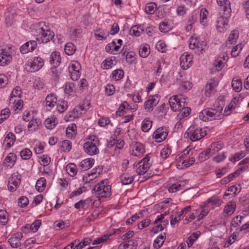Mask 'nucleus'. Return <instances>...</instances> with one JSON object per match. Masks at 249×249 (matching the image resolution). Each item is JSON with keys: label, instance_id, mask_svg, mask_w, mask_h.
<instances>
[{"label": "nucleus", "instance_id": "1", "mask_svg": "<svg viewBox=\"0 0 249 249\" xmlns=\"http://www.w3.org/2000/svg\"><path fill=\"white\" fill-rule=\"evenodd\" d=\"M217 4L223 6V10L225 16L219 18L217 21L216 27L220 32H224L228 25V18L230 17L231 13V2L229 0H216Z\"/></svg>", "mask_w": 249, "mask_h": 249}, {"label": "nucleus", "instance_id": "2", "mask_svg": "<svg viewBox=\"0 0 249 249\" xmlns=\"http://www.w3.org/2000/svg\"><path fill=\"white\" fill-rule=\"evenodd\" d=\"M108 180L106 179L100 181L92 189V193H95L98 197H107L111 195V186L108 185Z\"/></svg>", "mask_w": 249, "mask_h": 249}, {"label": "nucleus", "instance_id": "3", "mask_svg": "<svg viewBox=\"0 0 249 249\" xmlns=\"http://www.w3.org/2000/svg\"><path fill=\"white\" fill-rule=\"evenodd\" d=\"M99 145V140L95 135L90 136L84 143L83 148L85 152L88 155H94L99 153L97 146Z\"/></svg>", "mask_w": 249, "mask_h": 249}, {"label": "nucleus", "instance_id": "4", "mask_svg": "<svg viewBox=\"0 0 249 249\" xmlns=\"http://www.w3.org/2000/svg\"><path fill=\"white\" fill-rule=\"evenodd\" d=\"M222 108L219 109V110L215 108H206L200 113L199 117L205 122L213 120H220L223 116L222 114Z\"/></svg>", "mask_w": 249, "mask_h": 249}, {"label": "nucleus", "instance_id": "5", "mask_svg": "<svg viewBox=\"0 0 249 249\" xmlns=\"http://www.w3.org/2000/svg\"><path fill=\"white\" fill-rule=\"evenodd\" d=\"M186 99L181 94L173 96L169 99V103L171 108L174 111H179L181 107H185L186 104Z\"/></svg>", "mask_w": 249, "mask_h": 249}, {"label": "nucleus", "instance_id": "6", "mask_svg": "<svg viewBox=\"0 0 249 249\" xmlns=\"http://www.w3.org/2000/svg\"><path fill=\"white\" fill-rule=\"evenodd\" d=\"M27 65L30 67L31 72H35L42 67L44 65V61L41 57H36L28 61Z\"/></svg>", "mask_w": 249, "mask_h": 249}, {"label": "nucleus", "instance_id": "7", "mask_svg": "<svg viewBox=\"0 0 249 249\" xmlns=\"http://www.w3.org/2000/svg\"><path fill=\"white\" fill-rule=\"evenodd\" d=\"M192 56L187 53H183L180 57V67L183 70L188 69L192 63Z\"/></svg>", "mask_w": 249, "mask_h": 249}, {"label": "nucleus", "instance_id": "8", "mask_svg": "<svg viewBox=\"0 0 249 249\" xmlns=\"http://www.w3.org/2000/svg\"><path fill=\"white\" fill-rule=\"evenodd\" d=\"M168 135V132L166 128L161 127L158 128L153 133V137L158 142L164 140Z\"/></svg>", "mask_w": 249, "mask_h": 249}, {"label": "nucleus", "instance_id": "9", "mask_svg": "<svg viewBox=\"0 0 249 249\" xmlns=\"http://www.w3.org/2000/svg\"><path fill=\"white\" fill-rule=\"evenodd\" d=\"M159 102V97L158 94L150 96L144 104V108L148 111H151L153 110V107L156 106Z\"/></svg>", "mask_w": 249, "mask_h": 249}, {"label": "nucleus", "instance_id": "10", "mask_svg": "<svg viewBox=\"0 0 249 249\" xmlns=\"http://www.w3.org/2000/svg\"><path fill=\"white\" fill-rule=\"evenodd\" d=\"M37 43L34 40H31L23 44L20 48V52L25 54L33 52L36 48Z\"/></svg>", "mask_w": 249, "mask_h": 249}, {"label": "nucleus", "instance_id": "11", "mask_svg": "<svg viewBox=\"0 0 249 249\" xmlns=\"http://www.w3.org/2000/svg\"><path fill=\"white\" fill-rule=\"evenodd\" d=\"M191 207L188 206L183 209L179 213H178L177 215L174 218V215H172L170 216V224L172 226H174L177 222L180 220V217L182 215L186 214L189 211H190Z\"/></svg>", "mask_w": 249, "mask_h": 249}, {"label": "nucleus", "instance_id": "12", "mask_svg": "<svg viewBox=\"0 0 249 249\" xmlns=\"http://www.w3.org/2000/svg\"><path fill=\"white\" fill-rule=\"evenodd\" d=\"M41 29V36L40 40L42 43H47L51 40L54 36V34L49 29L44 30L42 28Z\"/></svg>", "mask_w": 249, "mask_h": 249}, {"label": "nucleus", "instance_id": "13", "mask_svg": "<svg viewBox=\"0 0 249 249\" xmlns=\"http://www.w3.org/2000/svg\"><path fill=\"white\" fill-rule=\"evenodd\" d=\"M87 108H85L83 105H79L75 107L69 115L70 118H76L80 115L85 113Z\"/></svg>", "mask_w": 249, "mask_h": 249}, {"label": "nucleus", "instance_id": "14", "mask_svg": "<svg viewBox=\"0 0 249 249\" xmlns=\"http://www.w3.org/2000/svg\"><path fill=\"white\" fill-rule=\"evenodd\" d=\"M94 159H87L83 160L79 164V168L82 171H86L91 168L94 164Z\"/></svg>", "mask_w": 249, "mask_h": 249}, {"label": "nucleus", "instance_id": "15", "mask_svg": "<svg viewBox=\"0 0 249 249\" xmlns=\"http://www.w3.org/2000/svg\"><path fill=\"white\" fill-rule=\"evenodd\" d=\"M145 151L143 145L139 142H136L133 145L131 154L135 156H139L141 154L143 153Z\"/></svg>", "mask_w": 249, "mask_h": 249}, {"label": "nucleus", "instance_id": "16", "mask_svg": "<svg viewBox=\"0 0 249 249\" xmlns=\"http://www.w3.org/2000/svg\"><path fill=\"white\" fill-rule=\"evenodd\" d=\"M235 208L236 204L234 202H229L224 208V213H225L227 215H231L234 213Z\"/></svg>", "mask_w": 249, "mask_h": 249}, {"label": "nucleus", "instance_id": "17", "mask_svg": "<svg viewBox=\"0 0 249 249\" xmlns=\"http://www.w3.org/2000/svg\"><path fill=\"white\" fill-rule=\"evenodd\" d=\"M45 101L47 106L53 107L56 104L57 99L54 94L51 93L46 97Z\"/></svg>", "mask_w": 249, "mask_h": 249}, {"label": "nucleus", "instance_id": "18", "mask_svg": "<svg viewBox=\"0 0 249 249\" xmlns=\"http://www.w3.org/2000/svg\"><path fill=\"white\" fill-rule=\"evenodd\" d=\"M61 62V58L59 52H53L50 56V62L54 66L58 65Z\"/></svg>", "mask_w": 249, "mask_h": 249}, {"label": "nucleus", "instance_id": "19", "mask_svg": "<svg viewBox=\"0 0 249 249\" xmlns=\"http://www.w3.org/2000/svg\"><path fill=\"white\" fill-rule=\"evenodd\" d=\"M222 148V142L220 141L216 142L211 144L210 147L207 149L210 150V153L214 154L215 152L219 151Z\"/></svg>", "mask_w": 249, "mask_h": 249}, {"label": "nucleus", "instance_id": "20", "mask_svg": "<svg viewBox=\"0 0 249 249\" xmlns=\"http://www.w3.org/2000/svg\"><path fill=\"white\" fill-rule=\"evenodd\" d=\"M17 160V156L14 153H10L5 159V163H9L7 167L11 168L15 163Z\"/></svg>", "mask_w": 249, "mask_h": 249}, {"label": "nucleus", "instance_id": "21", "mask_svg": "<svg viewBox=\"0 0 249 249\" xmlns=\"http://www.w3.org/2000/svg\"><path fill=\"white\" fill-rule=\"evenodd\" d=\"M66 170L70 176L74 177L77 172V166L74 163H70L66 166Z\"/></svg>", "mask_w": 249, "mask_h": 249}, {"label": "nucleus", "instance_id": "22", "mask_svg": "<svg viewBox=\"0 0 249 249\" xmlns=\"http://www.w3.org/2000/svg\"><path fill=\"white\" fill-rule=\"evenodd\" d=\"M216 81L214 80H211L207 84L205 89V94L207 96H210L211 91L216 86Z\"/></svg>", "mask_w": 249, "mask_h": 249}, {"label": "nucleus", "instance_id": "23", "mask_svg": "<svg viewBox=\"0 0 249 249\" xmlns=\"http://www.w3.org/2000/svg\"><path fill=\"white\" fill-rule=\"evenodd\" d=\"M202 137V129L201 128H197L192 133L190 136V140L192 141L195 142L200 140Z\"/></svg>", "mask_w": 249, "mask_h": 249}, {"label": "nucleus", "instance_id": "24", "mask_svg": "<svg viewBox=\"0 0 249 249\" xmlns=\"http://www.w3.org/2000/svg\"><path fill=\"white\" fill-rule=\"evenodd\" d=\"M152 122L148 118H145L142 123V130L144 132H148L151 128Z\"/></svg>", "mask_w": 249, "mask_h": 249}, {"label": "nucleus", "instance_id": "25", "mask_svg": "<svg viewBox=\"0 0 249 249\" xmlns=\"http://www.w3.org/2000/svg\"><path fill=\"white\" fill-rule=\"evenodd\" d=\"M28 125L29 130L35 131L37 127L39 125L40 121L37 118H32L30 121Z\"/></svg>", "mask_w": 249, "mask_h": 249}, {"label": "nucleus", "instance_id": "26", "mask_svg": "<svg viewBox=\"0 0 249 249\" xmlns=\"http://www.w3.org/2000/svg\"><path fill=\"white\" fill-rule=\"evenodd\" d=\"M16 140L15 135L12 132H9L7 134L4 139V141L7 142V147H10L13 145Z\"/></svg>", "mask_w": 249, "mask_h": 249}, {"label": "nucleus", "instance_id": "27", "mask_svg": "<svg viewBox=\"0 0 249 249\" xmlns=\"http://www.w3.org/2000/svg\"><path fill=\"white\" fill-rule=\"evenodd\" d=\"M76 50V47L71 42L67 43L65 46L64 48V51L68 55H71L73 54Z\"/></svg>", "mask_w": 249, "mask_h": 249}, {"label": "nucleus", "instance_id": "28", "mask_svg": "<svg viewBox=\"0 0 249 249\" xmlns=\"http://www.w3.org/2000/svg\"><path fill=\"white\" fill-rule=\"evenodd\" d=\"M157 9V5L155 2L148 3L145 7V11L149 14H153Z\"/></svg>", "mask_w": 249, "mask_h": 249}, {"label": "nucleus", "instance_id": "29", "mask_svg": "<svg viewBox=\"0 0 249 249\" xmlns=\"http://www.w3.org/2000/svg\"><path fill=\"white\" fill-rule=\"evenodd\" d=\"M46 179L44 178H40L36 181V190L39 192H42L45 187Z\"/></svg>", "mask_w": 249, "mask_h": 249}, {"label": "nucleus", "instance_id": "30", "mask_svg": "<svg viewBox=\"0 0 249 249\" xmlns=\"http://www.w3.org/2000/svg\"><path fill=\"white\" fill-rule=\"evenodd\" d=\"M150 53L149 47L146 44L141 46L139 50L140 56L142 58L146 57Z\"/></svg>", "mask_w": 249, "mask_h": 249}, {"label": "nucleus", "instance_id": "31", "mask_svg": "<svg viewBox=\"0 0 249 249\" xmlns=\"http://www.w3.org/2000/svg\"><path fill=\"white\" fill-rule=\"evenodd\" d=\"M178 111H179V113L178 115V118L181 119L187 117L190 114L191 109L190 107H185V106L184 107H180Z\"/></svg>", "mask_w": 249, "mask_h": 249}, {"label": "nucleus", "instance_id": "32", "mask_svg": "<svg viewBox=\"0 0 249 249\" xmlns=\"http://www.w3.org/2000/svg\"><path fill=\"white\" fill-rule=\"evenodd\" d=\"M120 178L121 182L124 185L131 184L134 180L133 177L128 174H123Z\"/></svg>", "mask_w": 249, "mask_h": 249}, {"label": "nucleus", "instance_id": "33", "mask_svg": "<svg viewBox=\"0 0 249 249\" xmlns=\"http://www.w3.org/2000/svg\"><path fill=\"white\" fill-rule=\"evenodd\" d=\"M91 241V239L90 238H85L81 242H80L79 241L78 242H77V244L75 245V248L76 249H81L84 247L90 244Z\"/></svg>", "mask_w": 249, "mask_h": 249}, {"label": "nucleus", "instance_id": "34", "mask_svg": "<svg viewBox=\"0 0 249 249\" xmlns=\"http://www.w3.org/2000/svg\"><path fill=\"white\" fill-rule=\"evenodd\" d=\"M238 36L237 31H233L231 34H230L228 40L226 41L227 44H234L235 43Z\"/></svg>", "mask_w": 249, "mask_h": 249}, {"label": "nucleus", "instance_id": "35", "mask_svg": "<svg viewBox=\"0 0 249 249\" xmlns=\"http://www.w3.org/2000/svg\"><path fill=\"white\" fill-rule=\"evenodd\" d=\"M45 125L47 129H52L56 125L57 122H56L55 118H47L45 121Z\"/></svg>", "mask_w": 249, "mask_h": 249}, {"label": "nucleus", "instance_id": "36", "mask_svg": "<svg viewBox=\"0 0 249 249\" xmlns=\"http://www.w3.org/2000/svg\"><path fill=\"white\" fill-rule=\"evenodd\" d=\"M199 234L200 232H196L193 233L190 236L187 241H186L189 247H191L193 245L195 241L198 238Z\"/></svg>", "mask_w": 249, "mask_h": 249}, {"label": "nucleus", "instance_id": "37", "mask_svg": "<svg viewBox=\"0 0 249 249\" xmlns=\"http://www.w3.org/2000/svg\"><path fill=\"white\" fill-rule=\"evenodd\" d=\"M96 38L99 40L106 39L109 36V33L106 34L105 32L100 29L96 30L94 33Z\"/></svg>", "mask_w": 249, "mask_h": 249}, {"label": "nucleus", "instance_id": "38", "mask_svg": "<svg viewBox=\"0 0 249 249\" xmlns=\"http://www.w3.org/2000/svg\"><path fill=\"white\" fill-rule=\"evenodd\" d=\"M20 155L22 159L29 160L32 155V151L28 148H25L20 152Z\"/></svg>", "mask_w": 249, "mask_h": 249}, {"label": "nucleus", "instance_id": "39", "mask_svg": "<svg viewBox=\"0 0 249 249\" xmlns=\"http://www.w3.org/2000/svg\"><path fill=\"white\" fill-rule=\"evenodd\" d=\"M199 40L196 37L192 36L190 39L189 48L191 49H194L199 47Z\"/></svg>", "mask_w": 249, "mask_h": 249}, {"label": "nucleus", "instance_id": "40", "mask_svg": "<svg viewBox=\"0 0 249 249\" xmlns=\"http://www.w3.org/2000/svg\"><path fill=\"white\" fill-rule=\"evenodd\" d=\"M180 87L179 89L181 90H189L192 87V84L191 82L188 81H181L179 83Z\"/></svg>", "mask_w": 249, "mask_h": 249}, {"label": "nucleus", "instance_id": "41", "mask_svg": "<svg viewBox=\"0 0 249 249\" xmlns=\"http://www.w3.org/2000/svg\"><path fill=\"white\" fill-rule=\"evenodd\" d=\"M8 242L11 245V247L13 248H17L21 245L20 241H18V239H16L13 236L10 237L8 239Z\"/></svg>", "mask_w": 249, "mask_h": 249}, {"label": "nucleus", "instance_id": "42", "mask_svg": "<svg viewBox=\"0 0 249 249\" xmlns=\"http://www.w3.org/2000/svg\"><path fill=\"white\" fill-rule=\"evenodd\" d=\"M232 87L233 89L236 91H239L242 89V83L241 80L237 79V80H232Z\"/></svg>", "mask_w": 249, "mask_h": 249}, {"label": "nucleus", "instance_id": "43", "mask_svg": "<svg viewBox=\"0 0 249 249\" xmlns=\"http://www.w3.org/2000/svg\"><path fill=\"white\" fill-rule=\"evenodd\" d=\"M1 52L0 53V55L6 57V58H8V61H10L12 58L10 48L1 49Z\"/></svg>", "mask_w": 249, "mask_h": 249}, {"label": "nucleus", "instance_id": "44", "mask_svg": "<svg viewBox=\"0 0 249 249\" xmlns=\"http://www.w3.org/2000/svg\"><path fill=\"white\" fill-rule=\"evenodd\" d=\"M10 115V110L8 108H4L1 111L0 114V123L8 118Z\"/></svg>", "mask_w": 249, "mask_h": 249}, {"label": "nucleus", "instance_id": "45", "mask_svg": "<svg viewBox=\"0 0 249 249\" xmlns=\"http://www.w3.org/2000/svg\"><path fill=\"white\" fill-rule=\"evenodd\" d=\"M7 213L6 211L3 210H0V222L3 224L5 225L8 221Z\"/></svg>", "mask_w": 249, "mask_h": 249}, {"label": "nucleus", "instance_id": "46", "mask_svg": "<svg viewBox=\"0 0 249 249\" xmlns=\"http://www.w3.org/2000/svg\"><path fill=\"white\" fill-rule=\"evenodd\" d=\"M243 217L242 216H236L233 218L231 222V225L234 228H236L240 225L242 222V219Z\"/></svg>", "mask_w": 249, "mask_h": 249}, {"label": "nucleus", "instance_id": "47", "mask_svg": "<svg viewBox=\"0 0 249 249\" xmlns=\"http://www.w3.org/2000/svg\"><path fill=\"white\" fill-rule=\"evenodd\" d=\"M171 153V148L169 146H165L161 150L160 156L163 159H166Z\"/></svg>", "mask_w": 249, "mask_h": 249}, {"label": "nucleus", "instance_id": "48", "mask_svg": "<svg viewBox=\"0 0 249 249\" xmlns=\"http://www.w3.org/2000/svg\"><path fill=\"white\" fill-rule=\"evenodd\" d=\"M112 74L113 78L117 80H119L123 78L124 71L122 70H116L112 72Z\"/></svg>", "mask_w": 249, "mask_h": 249}, {"label": "nucleus", "instance_id": "49", "mask_svg": "<svg viewBox=\"0 0 249 249\" xmlns=\"http://www.w3.org/2000/svg\"><path fill=\"white\" fill-rule=\"evenodd\" d=\"M197 20V17L195 15H192L188 20V25L186 27V30L189 31L192 28V24Z\"/></svg>", "mask_w": 249, "mask_h": 249}, {"label": "nucleus", "instance_id": "50", "mask_svg": "<svg viewBox=\"0 0 249 249\" xmlns=\"http://www.w3.org/2000/svg\"><path fill=\"white\" fill-rule=\"evenodd\" d=\"M21 94V89L19 87H16L12 91L10 100L12 101L14 97H20Z\"/></svg>", "mask_w": 249, "mask_h": 249}, {"label": "nucleus", "instance_id": "51", "mask_svg": "<svg viewBox=\"0 0 249 249\" xmlns=\"http://www.w3.org/2000/svg\"><path fill=\"white\" fill-rule=\"evenodd\" d=\"M126 107L127 109H129V105L128 104L127 102H124L120 106L118 110L116 111V115L121 116L122 114L124 113V109L126 108Z\"/></svg>", "mask_w": 249, "mask_h": 249}, {"label": "nucleus", "instance_id": "52", "mask_svg": "<svg viewBox=\"0 0 249 249\" xmlns=\"http://www.w3.org/2000/svg\"><path fill=\"white\" fill-rule=\"evenodd\" d=\"M210 150L207 149L206 150L202 152L199 155V160L200 161H203L209 158L210 154Z\"/></svg>", "mask_w": 249, "mask_h": 249}, {"label": "nucleus", "instance_id": "53", "mask_svg": "<svg viewBox=\"0 0 249 249\" xmlns=\"http://www.w3.org/2000/svg\"><path fill=\"white\" fill-rule=\"evenodd\" d=\"M61 147L63 151H69L71 148V143L69 140H65L62 142Z\"/></svg>", "mask_w": 249, "mask_h": 249}, {"label": "nucleus", "instance_id": "54", "mask_svg": "<svg viewBox=\"0 0 249 249\" xmlns=\"http://www.w3.org/2000/svg\"><path fill=\"white\" fill-rule=\"evenodd\" d=\"M210 203H212L215 205H219L220 204V200L216 196H213L207 199L204 202V204L207 205Z\"/></svg>", "mask_w": 249, "mask_h": 249}, {"label": "nucleus", "instance_id": "55", "mask_svg": "<svg viewBox=\"0 0 249 249\" xmlns=\"http://www.w3.org/2000/svg\"><path fill=\"white\" fill-rule=\"evenodd\" d=\"M224 63L225 62L222 60V57L221 56H219V57L215 60L214 63L216 70L219 71L221 70L224 66Z\"/></svg>", "mask_w": 249, "mask_h": 249}, {"label": "nucleus", "instance_id": "56", "mask_svg": "<svg viewBox=\"0 0 249 249\" xmlns=\"http://www.w3.org/2000/svg\"><path fill=\"white\" fill-rule=\"evenodd\" d=\"M18 205L20 207L23 208L28 205L29 203V200L26 196H21L18 199Z\"/></svg>", "mask_w": 249, "mask_h": 249}, {"label": "nucleus", "instance_id": "57", "mask_svg": "<svg viewBox=\"0 0 249 249\" xmlns=\"http://www.w3.org/2000/svg\"><path fill=\"white\" fill-rule=\"evenodd\" d=\"M142 31V30L141 28H139L137 26H134L131 28L130 33L131 35L136 36H139L141 35Z\"/></svg>", "mask_w": 249, "mask_h": 249}, {"label": "nucleus", "instance_id": "58", "mask_svg": "<svg viewBox=\"0 0 249 249\" xmlns=\"http://www.w3.org/2000/svg\"><path fill=\"white\" fill-rule=\"evenodd\" d=\"M149 160V157L147 156L142 161L139 162V164H142L143 167L145 169H149L151 166Z\"/></svg>", "mask_w": 249, "mask_h": 249}, {"label": "nucleus", "instance_id": "59", "mask_svg": "<svg viewBox=\"0 0 249 249\" xmlns=\"http://www.w3.org/2000/svg\"><path fill=\"white\" fill-rule=\"evenodd\" d=\"M113 65V60L112 59H107L102 63V65L104 68L106 70L111 68Z\"/></svg>", "mask_w": 249, "mask_h": 249}, {"label": "nucleus", "instance_id": "60", "mask_svg": "<svg viewBox=\"0 0 249 249\" xmlns=\"http://www.w3.org/2000/svg\"><path fill=\"white\" fill-rule=\"evenodd\" d=\"M151 220L149 219H145L138 224L139 229H143L147 227L150 223Z\"/></svg>", "mask_w": 249, "mask_h": 249}, {"label": "nucleus", "instance_id": "61", "mask_svg": "<svg viewBox=\"0 0 249 249\" xmlns=\"http://www.w3.org/2000/svg\"><path fill=\"white\" fill-rule=\"evenodd\" d=\"M74 90V85L72 83H69L66 84L65 91L67 94L73 92Z\"/></svg>", "mask_w": 249, "mask_h": 249}, {"label": "nucleus", "instance_id": "62", "mask_svg": "<svg viewBox=\"0 0 249 249\" xmlns=\"http://www.w3.org/2000/svg\"><path fill=\"white\" fill-rule=\"evenodd\" d=\"M41 224V221L40 220H36L32 225L31 231L36 232L38 229Z\"/></svg>", "mask_w": 249, "mask_h": 249}, {"label": "nucleus", "instance_id": "63", "mask_svg": "<svg viewBox=\"0 0 249 249\" xmlns=\"http://www.w3.org/2000/svg\"><path fill=\"white\" fill-rule=\"evenodd\" d=\"M41 160L40 161V163L41 165L44 166L48 165L50 162L51 159L47 155H43L41 157Z\"/></svg>", "mask_w": 249, "mask_h": 249}, {"label": "nucleus", "instance_id": "64", "mask_svg": "<svg viewBox=\"0 0 249 249\" xmlns=\"http://www.w3.org/2000/svg\"><path fill=\"white\" fill-rule=\"evenodd\" d=\"M159 28L160 31L163 33L167 32L169 28L167 23L164 21L161 22L160 24Z\"/></svg>", "mask_w": 249, "mask_h": 249}]
</instances>
